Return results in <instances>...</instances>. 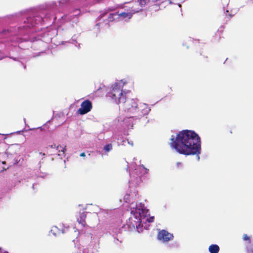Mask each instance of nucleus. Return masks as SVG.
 <instances>
[{"mask_svg":"<svg viewBox=\"0 0 253 253\" xmlns=\"http://www.w3.org/2000/svg\"><path fill=\"white\" fill-rule=\"evenodd\" d=\"M169 145L178 153L185 155H199L201 151V138L194 131L183 130L176 136L172 135Z\"/></svg>","mask_w":253,"mask_h":253,"instance_id":"f257e3e1","label":"nucleus"},{"mask_svg":"<svg viewBox=\"0 0 253 253\" xmlns=\"http://www.w3.org/2000/svg\"><path fill=\"white\" fill-rule=\"evenodd\" d=\"M127 95V93L123 91V86L119 83L113 84L111 90L108 93V96L118 104H121Z\"/></svg>","mask_w":253,"mask_h":253,"instance_id":"f03ea898","label":"nucleus"},{"mask_svg":"<svg viewBox=\"0 0 253 253\" xmlns=\"http://www.w3.org/2000/svg\"><path fill=\"white\" fill-rule=\"evenodd\" d=\"M122 107L125 112H126L128 118H132V116L135 112V110L137 107V103L136 100L133 98H130L127 95L121 102Z\"/></svg>","mask_w":253,"mask_h":253,"instance_id":"7ed1b4c3","label":"nucleus"},{"mask_svg":"<svg viewBox=\"0 0 253 253\" xmlns=\"http://www.w3.org/2000/svg\"><path fill=\"white\" fill-rule=\"evenodd\" d=\"M150 108L148 105L144 103H140L137 104L135 112L132 116V118L136 119H140L145 115L148 114L150 111Z\"/></svg>","mask_w":253,"mask_h":253,"instance_id":"20e7f679","label":"nucleus"},{"mask_svg":"<svg viewBox=\"0 0 253 253\" xmlns=\"http://www.w3.org/2000/svg\"><path fill=\"white\" fill-rule=\"evenodd\" d=\"M157 238L159 240L163 243H167L173 240V235L166 230H160L157 235Z\"/></svg>","mask_w":253,"mask_h":253,"instance_id":"39448f33","label":"nucleus"},{"mask_svg":"<svg viewBox=\"0 0 253 253\" xmlns=\"http://www.w3.org/2000/svg\"><path fill=\"white\" fill-rule=\"evenodd\" d=\"M92 108L91 102L86 99L81 103V108L78 110L77 113L80 115H84L89 112Z\"/></svg>","mask_w":253,"mask_h":253,"instance_id":"423d86ee","label":"nucleus"},{"mask_svg":"<svg viewBox=\"0 0 253 253\" xmlns=\"http://www.w3.org/2000/svg\"><path fill=\"white\" fill-rule=\"evenodd\" d=\"M138 215H133L129 218V221L131 223L132 227H137L141 225V222L143 219H145V217L142 218L141 213L140 212V209H138Z\"/></svg>","mask_w":253,"mask_h":253,"instance_id":"0eeeda50","label":"nucleus"},{"mask_svg":"<svg viewBox=\"0 0 253 253\" xmlns=\"http://www.w3.org/2000/svg\"><path fill=\"white\" fill-rule=\"evenodd\" d=\"M42 18L40 16H36L34 17H29L27 19L28 25L24 26V28H30L35 26L38 24L42 20Z\"/></svg>","mask_w":253,"mask_h":253,"instance_id":"6e6552de","label":"nucleus"},{"mask_svg":"<svg viewBox=\"0 0 253 253\" xmlns=\"http://www.w3.org/2000/svg\"><path fill=\"white\" fill-rule=\"evenodd\" d=\"M86 217V213L84 212L80 213L79 215L77 216V221L79 224H81L84 227H85L86 226V224L85 222Z\"/></svg>","mask_w":253,"mask_h":253,"instance_id":"1a4fd4ad","label":"nucleus"},{"mask_svg":"<svg viewBox=\"0 0 253 253\" xmlns=\"http://www.w3.org/2000/svg\"><path fill=\"white\" fill-rule=\"evenodd\" d=\"M209 250L211 253H218L219 251V247L217 245L212 244L210 246Z\"/></svg>","mask_w":253,"mask_h":253,"instance_id":"9d476101","label":"nucleus"},{"mask_svg":"<svg viewBox=\"0 0 253 253\" xmlns=\"http://www.w3.org/2000/svg\"><path fill=\"white\" fill-rule=\"evenodd\" d=\"M139 9H137V10H132V13H126V12H122L121 13L120 15L121 16H123L124 17H128L129 18H130L132 16V14H134V13H135L136 12H139Z\"/></svg>","mask_w":253,"mask_h":253,"instance_id":"9b49d317","label":"nucleus"},{"mask_svg":"<svg viewBox=\"0 0 253 253\" xmlns=\"http://www.w3.org/2000/svg\"><path fill=\"white\" fill-rule=\"evenodd\" d=\"M202 53H203V51H197L196 53V54H195L196 58L199 60H201V59L200 58V56H202L203 58L207 59L208 58V56H206L204 54L203 55Z\"/></svg>","mask_w":253,"mask_h":253,"instance_id":"f8f14e48","label":"nucleus"},{"mask_svg":"<svg viewBox=\"0 0 253 253\" xmlns=\"http://www.w3.org/2000/svg\"><path fill=\"white\" fill-rule=\"evenodd\" d=\"M113 149L112 145L111 144H108L104 146L103 150L105 153L109 152Z\"/></svg>","mask_w":253,"mask_h":253,"instance_id":"ddd939ff","label":"nucleus"},{"mask_svg":"<svg viewBox=\"0 0 253 253\" xmlns=\"http://www.w3.org/2000/svg\"><path fill=\"white\" fill-rule=\"evenodd\" d=\"M149 0H139V4L141 6V7L144 6L148 1Z\"/></svg>","mask_w":253,"mask_h":253,"instance_id":"4468645a","label":"nucleus"},{"mask_svg":"<svg viewBox=\"0 0 253 253\" xmlns=\"http://www.w3.org/2000/svg\"><path fill=\"white\" fill-rule=\"evenodd\" d=\"M145 220L149 223L153 222L154 221V217L150 216L149 217H147Z\"/></svg>","mask_w":253,"mask_h":253,"instance_id":"2eb2a0df","label":"nucleus"},{"mask_svg":"<svg viewBox=\"0 0 253 253\" xmlns=\"http://www.w3.org/2000/svg\"><path fill=\"white\" fill-rule=\"evenodd\" d=\"M243 239L244 241H249L250 242V237L247 234H244L243 236Z\"/></svg>","mask_w":253,"mask_h":253,"instance_id":"dca6fc26","label":"nucleus"},{"mask_svg":"<svg viewBox=\"0 0 253 253\" xmlns=\"http://www.w3.org/2000/svg\"><path fill=\"white\" fill-rule=\"evenodd\" d=\"M52 148H56L57 150H59V148H61V146L60 145L56 146L55 144H53L49 146Z\"/></svg>","mask_w":253,"mask_h":253,"instance_id":"f3484780","label":"nucleus"},{"mask_svg":"<svg viewBox=\"0 0 253 253\" xmlns=\"http://www.w3.org/2000/svg\"><path fill=\"white\" fill-rule=\"evenodd\" d=\"M66 150V146H65L64 148H62L61 150H59V152L61 151L63 153V154H64V152Z\"/></svg>","mask_w":253,"mask_h":253,"instance_id":"a211bd4d","label":"nucleus"},{"mask_svg":"<svg viewBox=\"0 0 253 253\" xmlns=\"http://www.w3.org/2000/svg\"><path fill=\"white\" fill-rule=\"evenodd\" d=\"M80 156H81V157H85V153L83 152V153H81V154H80Z\"/></svg>","mask_w":253,"mask_h":253,"instance_id":"6ab92c4d","label":"nucleus"},{"mask_svg":"<svg viewBox=\"0 0 253 253\" xmlns=\"http://www.w3.org/2000/svg\"><path fill=\"white\" fill-rule=\"evenodd\" d=\"M6 32H9L8 30H3L2 32H1V34H5L6 33Z\"/></svg>","mask_w":253,"mask_h":253,"instance_id":"aec40b11","label":"nucleus"},{"mask_svg":"<svg viewBox=\"0 0 253 253\" xmlns=\"http://www.w3.org/2000/svg\"><path fill=\"white\" fill-rule=\"evenodd\" d=\"M0 253H7L3 252L1 249H0Z\"/></svg>","mask_w":253,"mask_h":253,"instance_id":"412c9836","label":"nucleus"},{"mask_svg":"<svg viewBox=\"0 0 253 253\" xmlns=\"http://www.w3.org/2000/svg\"><path fill=\"white\" fill-rule=\"evenodd\" d=\"M56 229H57V227H55L53 228L52 229V230H51V231H54V230H56Z\"/></svg>","mask_w":253,"mask_h":253,"instance_id":"4be33fe9","label":"nucleus"},{"mask_svg":"<svg viewBox=\"0 0 253 253\" xmlns=\"http://www.w3.org/2000/svg\"><path fill=\"white\" fill-rule=\"evenodd\" d=\"M142 212H143V211H142ZM141 213V215H142V217L143 216V215H142V213Z\"/></svg>","mask_w":253,"mask_h":253,"instance_id":"5701e85b","label":"nucleus"},{"mask_svg":"<svg viewBox=\"0 0 253 253\" xmlns=\"http://www.w3.org/2000/svg\"><path fill=\"white\" fill-rule=\"evenodd\" d=\"M252 253H253V250H252Z\"/></svg>","mask_w":253,"mask_h":253,"instance_id":"b1692460","label":"nucleus"},{"mask_svg":"<svg viewBox=\"0 0 253 253\" xmlns=\"http://www.w3.org/2000/svg\"><path fill=\"white\" fill-rule=\"evenodd\" d=\"M156 0L157 1L158 0Z\"/></svg>","mask_w":253,"mask_h":253,"instance_id":"393cba45","label":"nucleus"}]
</instances>
